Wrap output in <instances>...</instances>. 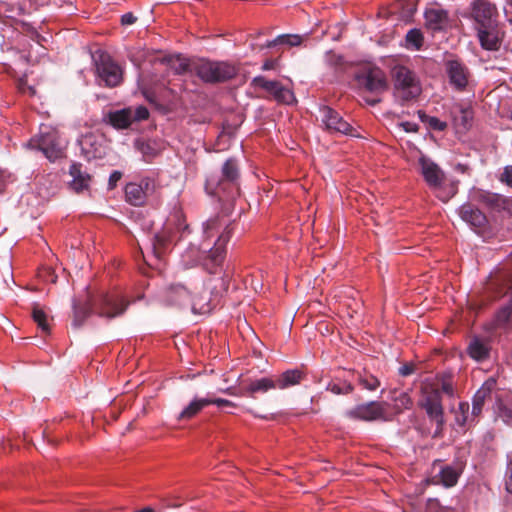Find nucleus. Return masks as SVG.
I'll return each mask as SVG.
<instances>
[{"instance_id":"9","label":"nucleus","mask_w":512,"mask_h":512,"mask_svg":"<svg viewBox=\"0 0 512 512\" xmlns=\"http://www.w3.org/2000/svg\"><path fill=\"white\" fill-rule=\"evenodd\" d=\"M390 404L385 401H370L359 404L345 412L346 417L360 421H391L393 414L389 411Z\"/></svg>"},{"instance_id":"18","label":"nucleus","mask_w":512,"mask_h":512,"mask_svg":"<svg viewBox=\"0 0 512 512\" xmlns=\"http://www.w3.org/2000/svg\"><path fill=\"white\" fill-rule=\"evenodd\" d=\"M450 85L457 91H464L468 85L469 69L458 59H448L444 63Z\"/></svg>"},{"instance_id":"23","label":"nucleus","mask_w":512,"mask_h":512,"mask_svg":"<svg viewBox=\"0 0 512 512\" xmlns=\"http://www.w3.org/2000/svg\"><path fill=\"white\" fill-rule=\"evenodd\" d=\"M69 173L73 178L70 186L76 193H80L89 188L91 176L82 170L81 164L73 163L70 166Z\"/></svg>"},{"instance_id":"3","label":"nucleus","mask_w":512,"mask_h":512,"mask_svg":"<svg viewBox=\"0 0 512 512\" xmlns=\"http://www.w3.org/2000/svg\"><path fill=\"white\" fill-rule=\"evenodd\" d=\"M393 95L402 105L416 101L422 93L420 79L416 73L404 65H395L391 69Z\"/></svg>"},{"instance_id":"48","label":"nucleus","mask_w":512,"mask_h":512,"mask_svg":"<svg viewBox=\"0 0 512 512\" xmlns=\"http://www.w3.org/2000/svg\"><path fill=\"white\" fill-rule=\"evenodd\" d=\"M500 182L512 188V166H505L499 177Z\"/></svg>"},{"instance_id":"46","label":"nucleus","mask_w":512,"mask_h":512,"mask_svg":"<svg viewBox=\"0 0 512 512\" xmlns=\"http://www.w3.org/2000/svg\"><path fill=\"white\" fill-rule=\"evenodd\" d=\"M138 149L144 156L145 161H151L156 156V151L151 147L149 143H140Z\"/></svg>"},{"instance_id":"30","label":"nucleus","mask_w":512,"mask_h":512,"mask_svg":"<svg viewBox=\"0 0 512 512\" xmlns=\"http://www.w3.org/2000/svg\"><path fill=\"white\" fill-rule=\"evenodd\" d=\"M474 199L478 202L486 205L487 207L493 208V209H499L501 208L504 203L505 199L503 196L491 193L485 190H478L474 194Z\"/></svg>"},{"instance_id":"10","label":"nucleus","mask_w":512,"mask_h":512,"mask_svg":"<svg viewBox=\"0 0 512 512\" xmlns=\"http://www.w3.org/2000/svg\"><path fill=\"white\" fill-rule=\"evenodd\" d=\"M355 81L359 89L378 95L385 92L388 82L383 70L376 66H366L357 72Z\"/></svg>"},{"instance_id":"19","label":"nucleus","mask_w":512,"mask_h":512,"mask_svg":"<svg viewBox=\"0 0 512 512\" xmlns=\"http://www.w3.org/2000/svg\"><path fill=\"white\" fill-rule=\"evenodd\" d=\"M505 32L499 23L490 26H484L477 30V36L481 47L489 51H497L500 49Z\"/></svg>"},{"instance_id":"28","label":"nucleus","mask_w":512,"mask_h":512,"mask_svg":"<svg viewBox=\"0 0 512 512\" xmlns=\"http://www.w3.org/2000/svg\"><path fill=\"white\" fill-rule=\"evenodd\" d=\"M474 112L470 107H459L453 111V122L457 129L466 131L472 126Z\"/></svg>"},{"instance_id":"13","label":"nucleus","mask_w":512,"mask_h":512,"mask_svg":"<svg viewBox=\"0 0 512 512\" xmlns=\"http://www.w3.org/2000/svg\"><path fill=\"white\" fill-rule=\"evenodd\" d=\"M321 122L331 133H340L352 137H359L357 130L334 109L329 106L320 108Z\"/></svg>"},{"instance_id":"34","label":"nucleus","mask_w":512,"mask_h":512,"mask_svg":"<svg viewBox=\"0 0 512 512\" xmlns=\"http://www.w3.org/2000/svg\"><path fill=\"white\" fill-rule=\"evenodd\" d=\"M326 389L335 395H347L354 391V386L350 381L335 377L328 383Z\"/></svg>"},{"instance_id":"31","label":"nucleus","mask_w":512,"mask_h":512,"mask_svg":"<svg viewBox=\"0 0 512 512\" xmlns=\"http://www.w3.org/2000/svg\"><path fill=\"white\" fill-rule=\"evenodd\" d=\"M110 124L118 129L128 128L133 123L132 109L126 108L109 114Z\"/></svg>"},{"instance_id":"14","label":"nucleus","mask_w":512,"mask_h":512,"mask_svg":"<svg viewBox=\"0 0 512 512\" xmlns=\"http://www.w3.org/2000/svg\"><path fill=\"white\" fill-rule=\"evenodd\" d=\"M471 16L475 21V28H484V26H490L495 23H499L497 20L498 12L494 4L488 0H474L471 3Z\"/></svg>"},{"instance_id":"33","label":"nucleus","mask_w":512,"mask_h":512,"mask_svg":"<svg viewBox=\"0 0 512 512\" xmlns=\"http://www.w3.org/2000/svg\"><path fill=\"white\" fill-rule=\"evenodd\" d=\"M302 41H303V37L300 35L285 34V35L278 36L274 40L267 41L260 48L261 49L272 48L277 45H287V46L293 47V46H299L302 43Z\"/></svg>"},{"instance_id":"63","label":"nucleus","mask_w":512,"mask_h":512,"mask_svg":"<svg viewBox=\"0 0 512 512\" xmlns=\"http://www.w3.org/2000/svg\"><path fill=\"white\" fill-rule=\"evenodd\" d=\"M366 102H367L369 105H372V106H373V105H376L377 103H379V102H380V99H378V98L368 99V98H367V99H366Z\"/></svg>"},{"instance_id":"42","label":"nucleus","mask_w":512,"mask_h":512,"mask_svg":"<svg viewBox=\"0 0 512 512\" xmlns=\"http://www.w3.org/2000/svg\"><path fill=\"white\" fill-rule=\"evenodd\" d=\"M278 81L267 80L263 76H257L252 80V85L256 88H261L268 92L270 95L275 88H277Z\"/></svg>"},{"instance_id":"50","label":"nucleus","mask_w":512,"mask_h":512,"mask_svg":"<svg viewBox=\"0 0 512 512\" xmlns=\"http://www.w3.org/2000/svg\"><path fill=\"white\" fill-rule=\"evenodd\" d=\"M326 60H327L328 64L331 66H338L343 63V57L340 55H337L333 52L327 53Z\"/></svg>"},{"instance_id":"29","label":"nucleus","mask_w":512,"mask_h":512,"mask_svg":"<svg viewBox=\"0 0 512 512\" xmlns=\"http://www.w3.org/2000/svg\"><path fill=\"white\" fill-rule=\"evenodd\" d=\"M209 398H194L179 414L178 420H190L205 407L209 406Z\"/></svg>"},{"instance_id":"6","label":"nucleus","mask_w":512,"mask_h":512,"mask_svg":"<svg viewBox=\"0 0 512 512\" xmlns=\"http://www.w3.org/2000/svg\"><path fill=\"white\" fill-rule=\"evenodd\" d=\"M238 73V68L228 62L210 61L198 59L194 66V74L206 83H220L233 79Z\"/></svg>"},{"instance_id":"59","label":"nucleus","mask_w":512,"mask_h":512,"mask_svg":"<svg viewBox=\"0 0 512 512\" xmlns=\"http://www.w3.org/2000/svg\"><path fill=\"white\" fill-rule=\"evenodd\" d=\"M456 170L458 172H460V173H468L470 169H469L468 165L462 164V163H458L456 165Z\"/></svg>"},{"instance_id":"39","label":"nucleus","mask_w":512,"mask_h":512,"mask_svg":"<svg viewBox=\"0 0 512 512\" xmlns=\"http://www.w3.org/2000/svg\"><path fill=\"white\" fill-rule=\"evenodd\" d=\"M32 318L35 323H37L38 327L42 330V332L48 334L50 332V326L48 323V316L45 311L35 305L32 310Z\"/></svg>"},{"instance_id":"25","label":"nucleus","mask_w":512,"mask_h":512,"mask_svg":"<svg viewBox=\"0 0 512 512\" xmlns=\"http://www.w3.org/2000/svg\"><path fill=\"white\" fill-rule=\"evenodd\" d=\"M83 155L88 159L100 158L102 156L101 144L97 143L93 134H87L79 141Z\"/></svg>"},{"instance_id":"64","label":"nucleus","mask_w":512,"mask_h":512,"mask_svg":"<svg viewBox=\"0 0 512 512\" xmlns=\"http://www.w3.org/2000/svg\"><path fill=\"white\" fill-rule=\"evenodd\" d=\"M135 512H154V510L150 507H145L143 509H140L138 511H135Z\"/></svg>"},{"instance_id":"36","label":"nucleus","mask_w":512,"mask_h":512,"mask_svg":"<svg viewBox=\"0 0 512 512\" xmlns=\"http://www.w3.org/2000/svg\"><path fill=\"white\" fill-rule=\"evenodd\" d=\"M512 314L511 306H505L501 308L494 316L491 326L492 329H506L509 326L510 318Z\"/></svg>"},{"instance_id":"49","label":"nucleus","mask_w":512,"mask_h":512,"mask_svg":"<svg viewBox=\"0 0 512 512\" xmlns=\"http://www.w3.org/2000/svg\"><path fill=\"white\" fill-rule=\"evenodd\" d=\"M210 405H216L218 407H236L237 405L227 399L223 398H209Z\"/></svg>"},{"instance_id":"51","label":"nucleus","mask_w":512,"mask_h":512,"mask_svg":"<svg viewBox=\"0 0 512 512\" xmlns=\"http://www.w3.org/2000/svg\"><path fill=\"white\" fill-rule=\"evenodd\" d=\"M441 390L449 395V396H453L454 395V388H453V384L451 382V379L450 377L448 378H443L442 380V384H441Z\"/></svg>"},{"instance_id":"8","label":"nucleus","mask_w":512,"mask_h":512,"mask_svg":"<svg viewBox=\"0 0 512 512\" xmlns=\"http://www.w3.org/2000/svg\"><path fill=\"white\" fill-rule=\"evenodd\" d=\"M239 167L235 159H228L222 166L219 179L207 180V188L213 187L212 194L222 197L227 192L231 197L238 191Z\"/></svg>"},{"instance_id":"44","label":"nucleus","mask_w":512,"mask_h":512,"mask_svg":"<svg viewBox=\"0 0 512 512\" xmlns=\"http://www.w3.org/2000/svg\"><path fill=\"white\" fill-rule=\"evenodd\" d=\"M17 88L19 92L24 95L34 96L36 94V89L28 84L27 79L25 77L18 79Z\"/></svg>"},{"instance_id":"17","label":"nucleus","mask_w":512,"mask_h":512,"mask_svg":"<svg viewBox=\"0 0 512 512\" xmlns=\"http://www.w3.org/2000/svg\"><path fill=\"white\" fill-rule=\"evenodd\" d=\"M276 383L273 376L262 378H248L239 380V395L256 398L257 394H264L275 390Z\"/></svg>"},{"instance_id":"38","label":"nucleus","mask_w":512,"mask_h":512,"mask_svg":"<svg viewBox=\"0 0 512 512\" xmlns=\"http://www.w3.org/2000/svg\"><path fill=\"white\" fill-rule=\"evenodd\" d=\"M271 96L278 102L283 104H292L295 101L294 93L284 87L279 81L277 88L272 91Z\"/></svg>"},{"instance_id":"58","label":"nucleus","mask_w":512,"mask_h":512,"mask_svg":"<svg viewBox=\"0 0 512 512\" xmlns=\"http://www.w3.org/2000/svg\"><path fill=\"white\" fill-rule=\"evenodd\" d=\"M501 416L505 419L506 422L512 423V411L508 409H503L501 411Z\"/></svg>"},{"instance_id":"43","label":"nucleus","mask_w":512,"mask_h":512,"mask_svg":"<svg viewBox=\"0 0 512 512\" xmlns=\"http://www.w3.org/2000/svg\"><path fill=\"white\" fill-rule=\"evenodd\" d=\"M406 41L414 45L416 49H420L423 43V35L419 30L412 29L408 31Z\"/></svg>"},{"instance_id":"62","label":"nucleus","mask_w":512,"mask_h":512,"mask_svg":"<svg viewBox=\"0 0 512 512\" xmlns=\"http://www.w3.org/2000/svg\"><path fill=\"white\" fill-rule=\"evenodd\" d=\"M459 409L464 414L469 409L468 403H460L459 404Z\"/></svg>"},{"instance_id":"32","label":"nucleus","mask_w":512,"mask_h":512,"mask_svg":"<svg viewBox=\"0 0 512 512\" xmlns=\"http://www.w3.org/2000/svg\"><path fill=\"white\" fill-rule=\"evenodd\" d=\"M488 345L479 338H474L468 346V354L471 358L481 361L489 356Z\"/></svg>"},{"instance_id":"26","label":"nucleus","mask_w":512,"mask_h":512,"mask_svg":"<svg viewBox=\"0 0 512 512\" xmlns=\"http://www.w3.org/2000/svg\"><path fill=\"white\" fill-rule=\"evenodd\" d=\"M495 385L494 380L486 381L482 387L475 393L472 403V414L478 416L483 408L487 398L491 397V391Z\"/></svg>"},{"instance_id":"27","label":"nucleus","mask_w":512,"mask_h":512,"mask_svg":"<svg viewBox=\"0 0 512 512\" xmlns=\"http://www.w3.org/2000/svg\"><path fill=\"white\" fill-rule=\"evenodd\" d=\"M198 59H190L181 55L171 56L169 64L177 74H194V66H196Z\"/></svg>"},{"instance_id":"12","label":"nucleus","mask_w":512,"mask_h":512,"mask_svg":"<svg viewBox=\"0 0 512 512\" xmlns=\"http://www.w3.org/2000/svg\"><path fill=\"white\" fill-rule=\"evenodd\" d=\"M156 189L157 183L154 178L143 177L138 183L130 182L125 186V199L129 204L141 207L146 204L147 197Z\"/></svg>"},{"instance_id":"22","label":"nucleus","mask_w":512,"mask_h":512,"mask_svg":"<svg viewBox=\"0 0 512 512\" xmlns=\"http://www.w3.org/2000/svg\"><path fill=\"white\" fill-rule=\"evenodd\" d=\"M424 16L426 27L433 31H440L448 24V14L441 8H429Z\"/></svg>"},{"instance_id":"45","label":"nucleus","mask_w":512,"mask_h":512,"mask_svg":"<svg viewBox=\"0 0 512 512\" xmlns=\"http://www.w3.org/2000/svg\"><path fill=\"white\" fill-rule=\"evenodd\" d=\"M426 512H454L449 507L441 506L437 499H429L427 502Z\"/></svg>"},{"instance_id":"41","label":"nucleus","mask_w":512,"mask_h":512,"mask_svg":"<svg viewBox=\"0 0 512 512\" xmlns=\"http://www.w3.org/2000/svg\"><path fill=\"white\" fill-rule=\"evenodd\" d=\"M394 410L396 414L402 413L405 409H410L413 405V400L408 392H401L398 396L393 398Z\"/></svg>"},{"instance_id":"1","label":"nucleus","mask_w":512,"mask_h":512,"mask_svg":"<svg viewBox=\"0 0 512 512\" xmlns=\"http://www.w3.org/2000/svg\"><path fill=\"white\" fill-rule=\"evenodd\" d=\"M127 306L128 302L119 295L101 294L94 298L91 304L74 305V325L81 326L86 317L90 315L92 307L99 316L111 319L124 313Z\"/></svg>"},{"instance_id":"54","label":"nucleus","mask_w":512,"mask_h":512,"mask_svg":"<svg viewBox=\"0 0 512 512\" xmlns=\"http://www.w3.org/2000/svg\"><path fill=\"white\" fill-rule=\"evenodd\" d=\"M122 178V173L120 171H113L111 174H110V177H109V188L110 189H114L117 185V182Z\"/></svg>"},{"instance_id":"16","label":"nucleus","mask_w":512,"mask_h":512,"mask_svg":"<svg viewBox=\"0 0 512 512\" xmlns=\"http://www.w3.org/2000/svg\"><path fill=\"white\" fill-rule=\"evenodd\" d=\"M437 467H439V472L431 478L430 482L432 484H442L450 488L457 484L463 472L464 464L457 461L452 465H441V460H435L433 462V468L436 469Z\"/></svg>"},{"instance_id":"7","label":"nucleus","mask_w":512,"mask_h":512,"mask_svg":"<svg viewBox=\"0 0 512 512\" xmlns=\"http://www.w3.org/2000/svg\"><path fill=\"white\" fill-rule=\"evenodd\" d=\"M419 406L426 411L429 419L436 423L437 428L434 436H438L444 425L441 391L432 384L423 385Z\"/></svg>"},{"instance_id":"24","label":"nucleus","mask_w":512,"mask_h":512,"mask_svg":"<svg viewBox=\"0 0 512 512\" xmlns=\"http://www.w3.org/2000/svg\"><path fill=\"white\" fill-rule=\"evenodd\" d=\"M461 218L475 228H482L486 224V216L471 204H464L460 208Z\"/></svg>"},{"instance_id":"61","label":"nucleus","mask_w":512,"mask_h":512,"mask_svg":"<svg viewBox=\"0 0 512 512\" xmlns=\"http://www.w3.org/2000/svg\"><path fill=\"white\" fill-rule=\"evenodd\" d=\"M225 393H227L229 395L240 396L239 395V389L236 391L235 388H233V387L227 388L225 390Z\"/></svg>"},{"instance_id":"4","label":"nucleus","mask_w":512,"mask_h":512,"mask_svg":"<svg viewBox=\"0 0 512 512\" xmlns=\"http://www.w3.org/2000/svg\"><path fill=\"white\" fill-rule=\"evenodd\" d=\"M418 162L425 182L441 201L447 202L457 193V182L445 184V173L435 162L426 156H421Z\"/></svg>"},{"instance_id":"20","label":"nucleus","mask_w":512,"mask_h":512,"mask_svg":"<svg viewBox=\"0 0 512 512\" xmlns=\"http://www.w3.org/2000/svg\"><path fill=\"white\" fill-rule=\"evenodd\" d=\"M161 299L167 306L183 307L190 301V293L182 285H171L163 291Z\"/></svg>"},{"instance_id":"5","label":"nucleus","mask_w":512,"mask_h":512,"mask_svg":"<svg viewBox=\"0 0 512 512\" xmlns=\"http://www.w3.org/2000/svg\"><path fill=\"white\" fill-rule=\"evenodd\" d=\"M189 226L181 212H175L166 221L161 232L155 234L153 240V252L157 258H160L170 244L179 240L186 232Z\"/></svg>"},{"instance_id":"47","label":"nucleus","mask_w":512,"mask_h":512,"mask_svg":"<svg viewBox=\"0 0 512 512\" xmlns=\"http://www.w3.org/2000/svg\"><path fill=\"white\" fill-rule=\"evenodd\" d=\"M132 117L133 122L146 120L149 117V111L145 106H138L136 109H132Z\"/></svg>"},{"instance_id":"37","label":"nucleus","mask_w":512,"mask_h":512,"mask_svg":"<svg viewBox=\"0 0 512 512\" xmlns=\"http://www.w3.org/2000/svg\"><path fill=\"white\" fill-rule=\"evenodd\" d=\"M188 303L191 304L192 310L199 314L209 313L214 306L211 303V299H208L207 296L203 295L195 296L192 299L190 298Z\"/></svg>"},{"instance_id":"55","label":"nucleus","mask_w":512,"mask_h":512,"mask_svg":"<svg viewBox=\"0 0 512 512\" xmlns=\"http://www.w3.org/2000/svg\"><path fill=\"white\" fill-rule=\"evenodd\" d=\"M414 371H415V365L412 363H407L400 367L399 374L401 376L406 377V376H409L412 373H414Z\"/></svg>"},{"instance_id":"52","label":"nucleus","mask_w":512,"mask_h":512,"mask_svg":"<svg viewBox=\"0 0 512 512\" xmlns=\"http://www.w3.org/2000/svg\"><path fill=\"white\" fill-rule=\"evenodd\" d=\"M506 490L512 493V458L508 462L506 472Z\"/></svg>"},{"instance_id":"57","label":"nucleus","mask_w":512,"mask_h":512,"mask_svg":"<svg viewBox=\"0 0 512 512\" xmlns=\"http://www.w3.org/2000/svg\"><path fill=\"white\" fill-rule=\"evenodd\" d=\"M276 64H277L276 60H274V59H267L263 63V65H262V70H264V71L273 70V69H275Z\"/></svg>"},{"instance_id":"53","label":"nucleus","mask_w":512,"mask_h":512,"mask_svg":"<svg viewBox=\"0 0 512 512\" xmlns=\"http://www.w3.org/2000/svg\"><path fill=\"white\" fill-rule=\"evenodd\" d=\"M400 127L405 132H409V133H415V132H418V130H419V126L416 123L409 122V121L400 123Z\"/></svg>"},{"instance_id":"15","label":"nucleus","mask_w":512,"mask_h":512,"mask_svg":"<svg viewBox=\"0 0 512 512\" xmlns=\"http://www.w3.org/2000/svg\"><path fill=\"white\" fill-rule=\"evenodd\" d=\"M31 145L37 147L51 161L63 156V147L58 132L50 130L42 133L38 139H32Z\"/></svg>"},{"instance_id":"35","label":"nucleus","mask_w":512,"mask_h":512,"mask_svg":"<svg viewBox=\"0 0 512 512\" xmlns=\"http://www.w3.org/2000/svg\"><path fill=\"white\" fill-rule=\"evenodd\" d=\"M357 381L363 389L369 391H375L381 385L380 380L365 369L357 372Z\"/></svg>"},{"instance_id":"60","label":"nucleus","mask_w":512,"mask_h":512,"mask_svg":"<svg viewBox=\"0 0 512 512\" xmlns=\"http://www.w3.org/2000/svg\"><path fill=\"white\" fill-rule=\"evenodd\" d=\"M220 286H221V289L226 291L228 289V285H229V282L226 278H220Z\"/></svg>"},{"instance_id":"11","label":"nucleus","mask_w":512,"mask_h":512,"mask_svg":"<svg viewBox=\"0 0 512 512\" xmlns=\"http://www.w3.org/2000/svg\"><path fill=\"white\" fill-rule=\"evenodd\" d=\"M95 65L97 74L105 86L113 88L122 82V69L108 53H99L95 59Z\"/></svg>"},{"instance_id":"40","label":"nucleus","mask_w":512,"mask_h":512,"mask_svg":"<svg viewBox=\"0 0 512 512\" xmlns=\"http://www.w3.org/2000/svg\"><path fill=\"white\" fill-rule=\"evenodd\" d=\"M418 116L420 120L427 124L428 127L435 131H444L447 128V123L444 121H441L439 118L435 116H429L425 112L419 110Z\"/></svg>"},{"instance_id":"21","label":"nucleus","mask_w":512,"mask_h":512,"mask_svg":"<svg viewBox=\"0 0 512 512\" xmlns=\"http://www.w3.org/2000/svg\"><path fill=\"white\" fill-rule=\"evenodd\" d=\"M306 378V371L303 367L286 370L279 375H274L276 388L280 390L300 384Z\"/></svg>"},{"instance_id":"56","label":"nucleus","mask_w":512,"mask_h":512,"mask_svg":"<svg viewBox=\"0 0 512 512\" xmlns=\"http://www.w3.org/2000/svg\"><path fill=\"white\" fill-rule=\"evenodd\" d=\"M136 17L132 13H126L121 17V23L123 25H132L136 22Z\"/></svg>"},{"instance_id":"2","label":"nucleus","mask_w":512,"mask_h":512,"mask_svg":"<svg viewBox=\"0 0 512 512\" xmlns=\"http://www.w3.org/2000/svg\"><path fill=\"white\" fill-rule=\"evenodd\" d=\"M235 222L225 216H215L204 224V235L207 239L217 236L214 246L209 250L208 258L215 265H220L226 256V245L235 231Z\"/></svg>"}]
</instances>
